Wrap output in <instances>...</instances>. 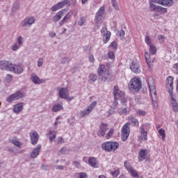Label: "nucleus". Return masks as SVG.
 Masks as SVG:
<instances>
[{
    "instance_id": "f257e3e1",
    "label": "nucleus",
    "mask_w": 178,
    "mask_h": 178,
    "mask_svg": "<svg viewBox=\"0 0 178 178\" xmlns=\"http://www.w3.org/2000/svg\"><path fill=\"white\" fill-rule=\"evenodd\" d=\"M173 80L175 78L173 76H168L166 79V88L168 91L170 97V104L172 112L177 113L178 112V102L176 99V95L173 94Z\"/></svg>"
},
{
    "instance_id": "f03ea898",
    "label": "nucleus",
    "mask_w": 178,
    "mask_h": 178,
    "mask_svg": "<svg viewBox=\"0 0 178 178\" xmlns=\"http://www.w3.org/2000/svg\"><path fill=\"white\" fill-rule=\"evenodd\" d=\"M147 84L153 106L156 109L158 108V99L156 98V89L155 88V81H154V79L149 78L147 79Z\"/></svg>"
},
{
    "instance_id": "7ed1b4c3",
    "label": "nucleus",
    "mask_w": 178,
    "mask_h": 178,
    "mask_svg": "<svg viewBox=\"0 0 178 178\" xmlns=\"http://www.w3.org/2000/svg\"><path fill=\"white\" fill-rule=\"evenodd\" d=\"M97 73L101 76L102 81H109L111 80V71L106 69L105 65L99 66Z\"/></svg>"
},
{
    "instance_id": "20e7f679",
    "label": "nucleus",
    "mask_w": 178,
    "mask_h": 178,
    "mask_svg": "<svg viewBox=\"0 0 178 178\" xmlns=\"http://www.w3.org/2000/svg\"><path fill=\"white\" fill-rule=\"evenodd\" d=\"M104 16H105V6H103L99 8L95 17V23L97 29H98L99 27H101V24H102V20H104Z\"/></svg>"
},
{
    "instance_id": "39448f33",
    "label": "nucleus",
    "mask_w": 178,
    "mask_h": 178,
    "mask_svg": "<svg viewBox=\"0 0 178 178\" xmlns=\"http://www.w3.org/2000/svg\"><path fill=\"white\" fill-rule=\"evenodd\" d=\"M102 148L106 152H115L119 148V143L118 142L107 141L102 143Z\"/></svg>"
},
{
    "instance_id": "423d86ee",
    "label": "nucleus",
    "mask_w": 178,
    "mask_h": 178,
    "mask_svg": "<svg viewBox=\"0 0 178 178\" xmlns=\"http://www.w3.org/2000/svg\"><path fill=\"white\" fill-rule=\"evenodd\" d=\"M142 82L141 79L138 77H134L129 81V90L131 91H138L140 88H142Z\"/></svg>"
},
{
    "instance_id": "0eeeda50",
    "label": "nucleus",
    "mask_w": 178,
    "mask_h": 178,
    "mask_svg": "<svg viewBox=\"0 0 178 178\" xmlns=\"http://www.w3.org/2000/svg\"><path fill=\"white\" fill-rule=\"evenodd\" d=\"M58 95L60 98L65 99L68 102H70V101H73V99H74V97L69 96V90H67L66 88H61L58 90Z\"/></svg>"
},
{
    "instance_id": "6e6552de",
    "label": "nucleus",
    "mask_w": 178,
    "mask_h": 178,
    "mask_svg": "<svg viewBox=\"0 0 178 178\" xmlns=\"http://www.w3.org/2000/svg\"><path fill=\"white\" fill-rule=\"evenodd\" d=\"M24 92L17 91L14 94H12L9 97L6 98L7 102H9V104H12L13 101H17V99H20L21 98H24Z\"/></svg>"
},
{
    "instance_id": "1a4fd4ad",
    "label": "nucleus",
    "mask_w": 178,
    "mask_h": 178,
    "mask_svg": "<svg viewBox=\"0 0 178 178\" xmlns=\"http://www.w3.org/2000/svg\"><path fill=\"white\" fill-rule=\"evenodd\" d=\"M130 123L127 122L122 128V140L126 141L130 136Z\"/></svg>"
},
{
    "instance_id": "9d476101",
    "label": "nucleus",
    "mask_w": 178,
    "mask_h": 178,
    "mask_svg": "<svg viewBox=\"0 0 178 178\" xmlns=\"http://www.w3.org/2000/svg\"><path fill=\"white\" fill-rule=\"evenodd\" d=\"M70 5V1L69 0H63L57 3L56 5L51 7L52 12H56V10H59V9H62V8H65V6H69Z\"/></svg>"
},
{
    "instance_id": "9b49d317",
    "label": "nucleus",
    "mask_w": 178,
    "mask_h": 178,
    "mask_svg": "<svg viewBox=\"0 0 178 178\" xmlns=\"http://www.w3.org/2000/svg\"><path fill=\"white\" fill-rule=\"evenodd\" d=\"M34 23H35V18L34 17H27L22 21L21 26L22 27H31Z\"/></svg>"
},
{
    "instance_id": "f8f14e48",
    "label": "nucleus",
    "mask_w": 178,
    "mask_h": 178,
    "mask_svg": "<svg viewBox=\"0 0 178 178\" xmlns=\"http://www.w3.org/2000/svg\"><path fill=\"white\" fill-rule=\"evenodd\" d=\"M101 34L103 38L104 44H106L111 40V31H108L106 27H102L101 29Z\"/></svg>"
},
{
    "instance_id": "ddd939ff",
    "label": "nucleus",
    "mask_w": 178,
    "mask_h": 178,
    "mask_svg": "<svg viewBox=\"0 0 178 178\" xmlns=\"http://www.w3.org/2000/svg\"><path fill=\"white\" fill-rule=\"evenodd\" d=\"M10 72L15 74H22L24 72L23 66L20 64H11Z\"/></svg>"
},
{
    "instance_id": "4468645a",
    "label": "nucleus",
    "mask_w": 178,
    "mask_h": 178,
    "mask_svg": "<svg viewBox=\"0 0 178 178\" xmlns=\"http://www.w3.org/2000/svg\"><path fill=\"white\" fill-rule=\"evenodd\" d=\"M113 95L115 99H124V92L120 90V89H119V87L117 86H114Z\"/></svg>"
},
{
    "instance_id": "2eb2a0df",
    "label": "nucleus",
    "mask_w": 178,
    "mask_h": 178,
    "mask_svg": "<svg viewBox=\"0 0 178 178\" xmlns=\"http://www.w3.org/2000/svg\"><path fill=\"white\" fill-rule=\"evenodd\" d=\"M31 143L32 145H37L38 143V140H40V135L35 131H31L29 134Z\"/></svg>"
},
{
    "instance_id": "dca6fc26",
    "label": "nucleus",
    "mask_w": 178,
    "mask_h": 178,
    "mask_svg": "<svg viewBox=\"0 0 178 178\" xmlns=\"http://www.w3.org/2000/svg\"><path fill=\"white\" fill-rule=\"evenodd\" d=\"M140 135L138 138L140 141H147L148 140V132L145 131V124H142L140 129Z\"/></svg>"
},
{
    "instance_id": "f3484780",
    "label": "nucleus",
    "mask_w": 178,
    "mask_h": 178,
    "mask_svg": "<svg viewBox=\"0 0 178 178\" xmlns=\"http://www.w3.org/2000/svg\"><path fill=\"white\" fill-rule=\"evenodd\" d=\"M148 154H149V152L148 149H142L139 152L138 154V161L139 162H143V161H148Z\"/></svg>"
},
{
    "instance_id": "a211bd4d",
    "label": "nucleus",
    "mask_w": 178,
    "mask_h": 178,
    "mask_svg": "<svg viewBox=\"0 0 178 178\" xmlns=\"http://www.w3.org/2000/svg\"><path fill=\"white\" fill-rule=\"evenodd\" d=\"M145 58L147 62V66L149 69L152 68V65L155 62V57L154 55L149 54L148 52L145 53Z\"/></svg>"
},
{
    "instance_id": "6ab92c4d",
    "label": "nucleus",
    "mask_w": 178,
    "mask_h": 178,
    "mask_svg": "<svg viewBox=\"0 0 178 178\" xmlns=\"http://www.w3.org/2000/svg\"><path fill=\"white\" fill-rule=\"evenodd\" d=\"M155 3H159V5H162L163 6H166L167 8H170L173 6L175 1L173 0H156Z\"/></svg>"
},
{
    "instance_id": "aec40b11",
    "label": "nucleus",
    "mask_w": 178,
    "mask_h": 178,
    "mask_svg": "<svg viewBox=\"0 0 178 178\" xmlns=\"http://www.w3.org/2000/svg\"><path fill=\"white\" fill-rule=\"evenodd\" d=\"M73 16V12L70 11L68 12L63 18L58 22V24L60 27H62L63 24H66V23H69V20H70V18Z\"/></svg>"
},
{
    "instance_id": "412c9836",
    "label": "nucleus",
    "mask_w": 178,
    "mask_h": 178,
    "mask_svg": "<svg viewBox=\"0 0 178 178\" xmlns=\"http://www.w3.org/2000/svg\"><path fill=\"white\" fill-rule=\"evenodd\" d=\"M108 130V124L106 123H102L99 126V129L97 132V136L99 137H104Z\"/></svg>"
},
{
    "instance_id": "4be33fe9",
    "label": "nucleus",
    "mask_w": 178,
    "mask_h": 178,
    "mask_svg": "<svg viewBox=\"0 0 178 178\" xmlns=\"http://www.w3.org/2000/svg\"><path fill=\"white\" fill-rule=\"evenodd\" d=\"M130 69L136 74H138L141 72V69L140 68V65L138 64V61H133L130 65Z\"/></svg>"
},
{
    "instance_id": "5701e85b",
    "label": "nucleus",
    "mask_w": 178,
    "mask_h": 178,
    "mask_svg": "<svg viewBox=\"0 0 178 178\" xmlns=\"http://www.w3.org/2000/svg\"><path fill=\"white\" fill-rule=\"evenodd\" d=\"M12 66V63L9 61H0V69L1 70H8L10 72V67Z\"/></svg>"
},
{
    "instance_id": "b1692460",
    "label": "nucleus",
    "mask_w": 178,
    "mask_h": 178,
    "mask_svg": "<svg viewBox=\"0 0 178 178\" xmlns=\"http://www.w3.org/2000/svg\"><path fill=\"white\" fill-rule=\"evenodd\" d=\"M23 111V103H18L13 106V112L16 115H19Z\"/></svg>"
},
{
    "instance_id": "393cba45",
    "label": "nucleus",
    "mask_w": 178,
    "mask_h": 178,
    "mask_svg": "<svg viewBox=\"0 0 178 178\" xmlns=\"http://www.w3.org/2000/svg\"><path fill=\"white\" fill-rule=\"evenodd\" d=\"M31 79L34 84H42V83H44V79H40V77H38L35 74H31Z\"/></svg>"
},
{
    "instance_id": "a878e982",
    "label": "nucleus",
    "mask_w": 178,
    "mask_h": 178,
    "mask_svg": "<svg viewBox=\"0 0 178 178\" xmlns=\"http://www.w3.org/2000/svg\"><path fill=\"white\" fill-rule=\"evenodd\" d=\"M65 16V10H61L60 11L56 13V15L53 17V22L56 23L59 22Z\"/></svg>"
},
{
    "instance_id": "bb28decb",
    "label": "nucleus",
    "mask_w": 178,
    "mask_h": 178,
    "mask_svg": "<svg viewBox=\"0 0 178 178\" xmlns=\"http://www.w3.org/2000/svg\"><path fill=\"white\" fill-rule=\"evenodd\" d=\"M41 152V145H38L31 152V156L32 158H35L38 156V154Z\"/></svg>"
},
{
    "instance_id": "cd10ccee",
    "label": "nucleus",
    "mask_w": 178,
    "mask_h": 178,
    "mask_svg": "<svg viewBox=\"0 0 178 178\" xmlns=\"http://www.w3.org/2000/svg\"><path fill=\"white\" fill-rule=\"evenodd\" d=\"M88 163L92 168H98V166H99V164L98 163V161H97V159H95V157H92L89 159Z\"/></svg>"
},
{
    "instance_id": "c85d7f7f",
    "label": "nucleus",
    "mask_w": 178,
    "mask_h": 178,
    "mask_svg": "<svg viewBox=\"0 0 178 178\" xmlns=\"http://www.w3.org/2000/svg\"><path fill=\"white\" fill-rule=\"evenodd\" d=\"M155 1L156 0H149V9L152 12H156L158 10V6L154 4Z\"/></svg>"
},
{
    "instance_id": "c756f323",
    "label": "nucleus",
    "mask_w": 178,
    "mask_h": 178,
    "mask_svg": "<svg viewBox=\"0 0 178 178\" xmlns=\"http://www.w3.org/2000/svg\"><path fill=\"white\" fill-rule=\"evenodd\" d=\"M128 120H130L133 126H134L135 127H138V126L140 125L138 120H137V118L134 117H128Z\"/></svg>"
},
{
    "instance_id": "7c9ffc66",
    "label": "nucleus",
    "mask_w": 178,
    "mask_h": 178,
    "mask_svg": "<svg viewBox=\"0 0 178 178\" xmlns=\"http://www.w3.org/2000/svg\"><path fill=\"white\" fill-rule=\"evenodd\" d=\"M63 109V105L62 103H58L53 106V112H58Z\"/></svg>"
},
{
    "instance_id": "2f4dec72",
    "label": "nucleus",
    "mask_w": 178,
    "mask_h": 178,
    "mask_svg": "<svg viewBox=\"0 0 178 178\" xmlns=\"http://www.w3.org/2000/svg\"><path fill=\"white\" fill-rule=\"evenodd\" d=\"M156 47L154 44H150L149 45V55H156Z\"/></svg>"
},
{
    "instance_id": "473e14b6",
    "label": "nucleus",
    "mask_w": 178,
    "mask_h": 178,
    "mask_svg": "<svg viewBox=\"0 0 178 178\" xmlns=\"http://www.w3.org/2000/svg\"><path fill=\"white\" fill-rule=\"evenodd\" d=\"M20 8V2L19 1H15L13 4L12 11L13 12H17L19 9Z\"/></svg>"
},
{
    "instance_id": "72a5a7b5",
    "label": "nucleus",
    "mask_w": 178,
    "mask_h": 178,
    "mask_svg": "<svg viewBox=\"0 0 178 178\" xmlns=\"http://www.w3.org/2000/svg\"><path fill=\"white\" fill-rule=\"evenodd\" d=\"M108 59H111L113 62L115 60V50L110 49L107 54Z\"/></svg>"
},
{
    "instance_id": "f704fd0d",
    "label": "nucleus",
    "mask_w": 178,
    "mask_h": 178,
    "mask_svg": "<svg viewBox=\"0 0 178 178\" xmlns=\"http://www.w3.org/2000/svg\"><path fill=\"white\" fill-rule=\"evenodd\" d=\"M90 113H91V111L87 108H85L80 113L79 118H85V116L90 115Z\"/></svg>"
},
{
    "instance_id": "c9c22d12",
    "label": "nucleus",
    "mask_w": 178,
    "mask_h": 178,
    "mask_svg": "<svg viewBox=\"0 0 178 178\" xmlns=\"http://www.w3.org/2000/svg\"><path fill=\"white\" fill-rule=\"evenodd\" d=\"M118 112L119 115H129L130 111L127 108H118Z\"/></svg>"
},
{
    "instance_id": "e433bc0d",
    "label": "nucleus",
    "mask_w": 178,
    "mask_h": 178,
    "mask_svg": "<svg viewBox=\"0 0 178 178\" xmlns=\"http://www.w3.org/2000/svg\"><path fill=\"white\" fill-rule=\"evenodd\" d=\"M113 133H115V129L111 128L109 131L106 134L105 138L106 140H109V138H112V136H113Z\"/></svg>"
},
{
    "instance_id": "4c0bfd02",
    "label": "nucleus",
    "mask_w": 178,
    "mask_h": 178,
    "mask_svg": "<svg viewBox=\"0 0 178 178\" xmlns=\"http://www.w3.org/2000/svg\"><path fill=\"white\" fill-rule=\"evenodd\" d=\"M159 13H168V8L162 7L161 6H157V10Z\"/></svg>"
},
{
    "instance_id": "58836bf2",
    "label": "nucleus",
    "mask_w": 178,
    "mask_h": 178,
    "mask_svg": "<svg viewBox=\"0 0 178 178\" xmlns=\"http://www.w3.org/2000/svg\"><path fill=\"white\" fill-rule=\"evenodd\" d=\"M136 113L138 116H145V115H147V112L141 109H137Z\"/></svg>"
},
{
    "instance_id": "ea45409f",
    "label": "nucleus",
    "mask_w": 178,
    "mask_h": 178,
    "mask_svg": "<svg viewBox=\"0 0 178 178\" xmlns=\"http://www.w3.org/2000/svg\"><path fill=\"white\" fill-rule=\"evenodd\" d=\"M49 137L50 141H54V140L56 138V132L51 131L49 133Z\"/></svg>"
},
{
    "instance_id": "a19ab883",
    "label": "nucleus",
    "mask_w": 178,
    "mask_h": 178,
    "mask_svg": "<svg viewBox=\"0 0 178 178\" xmlns=\"http://www.w3.org/2000/svg\"><path fill=\"white\" fill-rule=\"evenodd\" d=\"M96 106H97V102L94 101L87 107V109L90 112H92L94 108H95Z\"/></svg>"
},
{
    "instance_id": "79ce46f5",
    "label": "nucleus",
    "mask_w": 178,
    "mask_h": 178,
    "mask_svg": "<svg viewBox=\"0 0 178 178\" xmlns=\"http://www.w3.org/2000/svg\"><path fill=\"white\" fill-rule=\"evenodd\" d=\"M124 165L128 172H130V170H132V169H133V167L131 166L130 163H129L127 161L124 162Z\"/></svg>"
},
{
    "instance_id": "37998d69",
    "label": "nucleus",
    "mask_w": 178,
    "mask_h": 178,
    "mask_svg": "<svg viewBox=\"0 0 178 178\" xmlns=\"http://www.w3.org/2000/svg\"><path fill=\"white\" fill-rule=\"evenodd\" d=\"M129 173H131L132 177L134 178H138V173H137V171H136V170L134 169H131L130 171H129Z\"/></svg>"
},
{
    "instance_id": "c03bdc74",
    "label": "nucleus",
    "mask_w": 178,
    "mask_h": 178,
    "mask_svg": "<svg viewBox=\"0 0 178 178\" xmlns=\"http://www.w3.org/2000/svg\"><path fill=\"white\" fill-rule=\"evenodd\" d=\"M97 79H98V76L94 74H90L89 75V80L90 81H92V83H94V81H97Z\"/></svg>"
},
{
    "instance_id": "a18cd8bd",
    "label": "nucleus",
    "mask_w": 178,
    "mask_h": 178,
    "mask_svg": "<svg viewBox=\"0 0 178 178\" xmlns=\"http://www.w3.org/2000/svg\"><path fill=\"white\" fill-rule=\"evenodd\" d=\"M12 143L14 145H15V147H18V148H20L22 147V143L17 139H13Z\"/></svg>"
},
{
    "instance_id": "49530a36",
    "label": "nucleus",
    "mask_w": 178,
    "mask_h": 178,
    "mask_svg": "<svg viewBox=\"0 0 178 178\" xmlns=\"http://www.w3.org/2000/svg\"><path fill=\"white\" fill-rule=\"evenodd\" d=\"M159 134H160V136H162L163 141H165V138L166 137V134H165L164 129H159Z\"/></svg>"
},
{
    "instance_id": "de8ad7c7",
    "label": "nucleus",
    "mask_w": 178,
    "mask_h": 178,
    "mask_svg": "<svg viewBox=\"0 0 178 178\" xmlns=\"http://www.w3.org/2000/svg\"><path fill=\"white\" fill-rule=\"evenodd\" d=\"M20 49V45H19L17 43H14L12 47H11V49L12 51H17L18 49Z\"/></svg>"
},
{
    "instance_id": "09e8293b",
    "label": "nucleus",
    "mask_w": 178,
    "mask_h": 178,
    "mask_svg": "<svg viewBox=\"0 0 178 178\" xmlns=\"http://www.w3.org/2000/svg\"><path fill=\"white\" fill-rule=\"evenodd\" d=\"M120 174V172L119 171V170H115L114 171H111V175L113 176V177H118V176H119V175Z\"/></svg>"
},
{
    "instance_id": "8fccbe9b",
    "label": "nucleus",
    "mask_w": 178,
    "mask_h": 178,
    "mask_svg": "<svg viewBox=\"0 0 178 178\" xmlns=\"http://www.w3.org/2000/svg\"><path fill=\"white\" fill-rule=\"evenodd\" d=\"M113 7L115 10H119V6H118V1L116 0H111Z\"/></svg>"
},
{
    "instance_id": "3c124183",
    "label": "nucleus",
    "mask_w": 178,
    "mask_h": 178,
    "mask_svg": "<svg viewBox=\"0 0 178 178\" xmlns=\"http://www.w3.org/2000/svg\"><path fill=\"white\" fill-rule=\"evenodd\" d=\"M145 42L147 44V45H151V38L149 35L145 36Z\"/></svg>"
},
{
    "instance_id": "603ef678",
    "label": "nucleus",
    "mask_w": 178,
    "mask_h": 178,
    "mask_svg": "<svg viewBox=\"0 0 178 178\" xmlns=\"http://www.w3.org/2000/svg\"><path fill=\"white\" fill-rule=\"evenodd\" d=\"M110 48H113L114 49L113 51H116V49H118L116 42H112L110 44Z\"/></svg>"
},
{
    "instance_id": "864d4df0",
    "label": "nucleus",
    "mask_w": 178,
    "mask_h": 178,
    "mask_svg": "<svg viewBox=\"0 0 178 178\" xmlns=\"http://www.w3.org/2000/svg\"><path fill=\"white\" fill-rule=\"evenodd\" d=\"M78 175L79 176V178H88V175H87V173L86 172H79Z\"/></svg>"
},
{
    "instance_id": "5fc2aeb1",
    "label": "nucleus",
    "mask_w": 178,
    "mask_h": 178,
    "mask_svg": "<svg viewBox=\"0 0 178 178\" xmlns=\"http://www.w3.org/2000/svg\"><path fill=\"white\" fill-rule=\"evenodd\" d=\"M56 144H62V143H65V141L63 140V138L58 137L56 140Z\"/></svg>"
},
{
    "instance_id": "6e6d98bb",
    "label": "nucleus",
    "mask_w": 178,
    "mask_h": 178,
    "mask_svg": "<svg viewBox=\"0 0 178 178\" xmlns=\"http://www.w3.org/2000/svg\"><path fill=\"white\" fill-rule=\"evenodd\" d=\"M17 44L19 45V47H22V45H23V37L19 36L17 38Z\"/></svg>"
},
{
    "instance_id": "4d7b16f0",
    "label": "nucleus",
    "mask_w": 178,
    "mask_h": 178,
    "mask_svg": "<svg viewBox=\"0 0 178 178\" xmlns=\"http://www.w3.org/2000/svg\"><path fill=\"white\" fill-rule=\"evenodd\" d=\"M58 152L59 154L65 155V154H67L68 150L67 148H62Z\"/></svg>"
},
{
    "instance_id": "13d9d810",
    "label": "nucleus",
    "mask_w": 178,
    "mask_h": 178,
    "mask_svg": "<svg viewBox=\"0 0 178 178\" xmlns=\"http://www.w3.org/2000/svg\"><path fill=\"white\" fill-rule=\"evenodd\" d=\"M124 34H125L124 31H123V30L120 31L119 36L120 37V40L124 39Z\"/></svg>"
},
{
    "instance_id": "bf43d9fd",
    "label": "nucleus",
    "mask_w": 178,
    "mask_h": 178,
    "mask_svg": "<svg viewBox=\"0 0 178 178\" xmlns=\"http://www.w3.org/2000/svg\"><path fill=\"white\" fill-rule=\"evenodd\" d=\"M12 75L10 74H7L6 76V81H7V83H10V81H12Z\"/></svg>"
},
{
    "instance_id": "052dcab7",
    "label": "nucleus",
    "mask_w": 178,
    "mask_h": 178,
    "mask_svg": "<svg viewBox=\"0 0 178 178\" xmlns=\"http://www.w3.org/2000/svg\"><path fill=\"white\" fill-rule=\"evenodd\" d=\"M42 63H44V59L43 58H39L38 60V67H41L42 66Z\"/></svg>"
},
{
    "instance_id": "680f3d73",
    "label": "nucleus",
    "mask_w": 178,
    "mask_h": 178,
    "mask_svg": "<svg viewBox=\"0 0 178 178\" xmlns=\"http://www.w3.org/2000/svg\"><path fill=\"white\" fill-rule=\"evenodd\" d=\"M158 38H159V41H160V42H163V41H165V36H163L162 35H159Z\"/></svg>"
},
{
    "instance_id": "e2e57ef3",
    "label": "nucleus",
    "mask_w": 178,
    "mask_h": 178,
    "mask_svg": "<svg viewBox=\"0 0 178 178\" xmlns=\"http://www.w3.org/2000/svg\"><path fill=\"white\" fill-rule=\"evenodd\" d=\"M115 113V111L112 109H110L107 111V116L109 117Z\"/></svg>"
},
{
    "instance_id": "0e129e2a",
    "label": "nucleus",
    "mask_w": 178,
    "mask_h": 178,
    "mask_svg": "<svg viewBox=\"0 0 178 178\" xmlns=\"http://www.w3.org/2000/svg\"><path fill=\"white\" fill-rule=\"evenodd\" d=\"M89 60L90 62H92V63H94L95 59H94V56H92V54L89 55Z\"/></svg>"
},
{
    "instance_id": "69168bd1",
    "label": "nucleus",
    "mask_w": 178,
    "mask_h": 178,
    "mask_svg": "<svg viewBox=\"0 0 178 178\" xmlns=\"http://www.w3.org/2000/svg\"><path fill=\"white\" fill-rule=\"evenodd\" d=\"M174 69H175V73L178 74V63L174 65Z\"/></svg>"
},
{
    "instance_id": "338daca9",
    "label": "nucleus",
    "mask_w": 178,
    "mask_h": 178,
    "mask_svg": "<svg viewBox=\"0 0 178 178\" xmlns=\"http://www.w3.org/2000/svg\"><path fill=\"white\" fill-rule=\"evenodd\" d=\"M85 20L84 18H81L80 22H79V24L80 26H84Z\"/></svg>"
},
{
    "instance_id": "774afa93",
    "label": "nucleus",
    "mask_w": 178,
    "mask_h": 178,
    "mask_svg": "<svg viewBox=\"0 0 178 178\" xmlns=\"http://www.w3.org/2000/svg\"><path fill=\"white\" fill-rule=\"evenodd\" d=\"M69 62V58H63L61 60V63H67Z\"/></svg>"
}]
</instances>
